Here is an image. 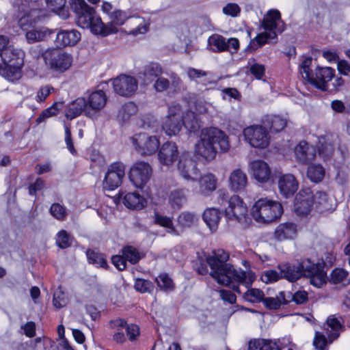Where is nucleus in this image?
<instances>
[{
	"label": "nucleus",
	"mask_w": 350,
	"mask_h": 350,
	"mask_svg": "<svg viewBox=\"0 0 350 350\" xmlns=\"http://www.w3.org/2000/svg\"><path fill=\"white\" fill-rule=\"evenodd\" d=\"M334 69L329 67H317L314 73L307 79L308 82L315 88L323 91L330 90L329 81L334 76Z\"/></svg>",
	"instance_id": "f8f14e48"
},
{
	"label": "nucleus",
	"mask_w": 350,
	"mask_h": 350,
	"mask_svg": "<svg viewBox=\"0 0 350 350\" xmlns=\"http://www.w3.org/2000/svg\"><path fill=\"white\" fill-rule=\"evenodd\" d=\"M150 133L140 132L132 137L136 150L142 156L153 154V141Z\"/></svg>",
	"instance_id": "aec40b11"
},
{
	"label": "nucleus",
	"mask_w": 350,
	"mask_h": 350,
	"mask_svg": "<svg viewBox=\"0 0 350 350\" xmlns=\"http://www.w3.org/2000/svg\"><path fill=\"white\" fill-rule=\"evenodd\" d=\"M223 13L232 17H237L241 12V8L234 3H229L222 9Z\"/></svg>",
	"instance_id": "0e129e2a"
},
{
	"label": "nucleus",
	"mask_w": 350,
	"mask_h": 350,
	"mask_svg": "<svg viewBox=\"0 0 350 350\" xmlns=\"http://www.w3.org/2000/svg\"><path fill=\"white\" fill-rule=\"evenodd\" d=\"M125 175V165L120 161L113 162L109 165L105 174L103 185L104 188L113 191L122 183Z\"/></svg>",
	"instance_id": "9d476101"
},
{
	"label": "nucleus",
	"mask_w": 350,
	"mask_h": 350,
	"mask_svg": "<svg viewBox=\"0 0 350 350\" xmlns=\"http://www.w3.org/2000/svg\"><path fill=\"white\" fill-rule=\"evenodd\" d=\"M344 320L342 317L336 314L330 315L326 321V334H327L329 343L336 340L340 336V332L343 328Z\"/></svg>",
	"instance_id": "5701e85b"
},
{
	"label": "nucleus",
	"mask_w": 350,
	"mask_h": 350,
	"mask_svg": "<svg viewBox=\"0 0 350 350\" xmlns=\"http://www.w3.org/2000/svg\"><path fill=\"white\" fill-rule=\"evenodd\" d=\"M86 255L89 263L105 269L108 267L107 262L103 254L94 250H88L86 252Z\"/></svg>",
	"instance_id": "de8ad7c7"
},
{
	"label": "nucleus",
	"mask_w": 350,
	"mask_h": 350,
	"mask_svg": "<svg viewBox=\"0 0 350 350\" xmlns=\"http://www.w3.org/2000/svg\"><path fill=\"white\" fill-rule=\"evenodd\" d=\"M229 254L223 249L215 250L211 255L206 258V262L211 271L210 275L219 284L231 288L234 291L241 293L239 285L249 287L256 279L254 274L247 273L241 268H235L227 263Z\"/></svg>",
	"instance_id": "f257e3e1"
},
{
	"label": "nucleus",
	"mask_w": 350,
	"mask_h": 350,
	"mask_svg": "<svg viewBox=\"0 0 350 350\" xmlns=\"http://www.w3.org/2000/svg\"><path fill=\"white\" fill-rule=\"evenodd\" d=\"M314 194L310 188L301 189L294 202L295 212L299 215H308L314 204Z\"/></svg>",
	"instance_id": "4468645a"
},
{
	"label": "nucleus",
	"mask_w": 350,
	"mask_h": 350,
	"mask_svg": "<svg viewBox=\"0 0 350 350\" xmlns=\"http://www.w3.org/2000/svg\"><path fill=\"white\" fill-rule=\"evenodd\" d=\"M51 214L57 220L64 221L67 217V211L65 206L59 203H54L50 208Z\"/></svg>",
	"instance_id": "603ef678"
},
{
	"label": "nucleus",
	"mask_w": 350,
	"mask_h": 350,
	"mask_svg": "<svg viewBox=\"0 0 350 350\" xmlns=\"http://www.w3.org/2000/svg\"><path fill=\"white\" fill-rule=\"evenodd\" d=\"M208 45L211 51L221 53L226 51V38L219 34H213L208 39Z\"/></svg>",
	"instance_id": "e433bc0d"
},
{
	"label": "nucleus",
	"mask_w": 350,
	"mask_h": 350,
	"mask_svg": "<svg viewBox=\"0 0 350 350\" xmlns=\"http://www.w3.org/2000/svg\"><path fill=\"white\" fill-rule=\"evenodd\" d=\"M251 286L252 285L247 287L248 289L243 295L244 299L251 303L262 302L265 297L263 291L258 288H250ZM245 287L246 288V286Z\"/></svg>",
	"instance_id": "c03bdc74"
},
{
	"label": "nucleus",
	"mask_w": 350,
	"mask_h": 350,
	"mask_svg": "<svg viewBox=\"0 0 350 350\" xmlns=\"http://www.w3.org/2000/svg\"><path fill=\"white\" fill-rule=\"evenodd\" d=\"M243 135L249 144L257 148H267L270 142V137L265 126L262 125H252L243 130Z\"/></svg>",
	"instance_id": "1a4fd4ad"
},
{
	"label": "nucleus",
	"mask_w": 350,
	"mask_h": 350,
	"mask_svg": "<svg viewBox=\"0 0 350 350\" xmlns=\"http://www.w3.org/2000/svg\"><path fill=\"white\" fill-rule=\"evenodd\" d=\"M114 92L120 96L129 97L137 90L135 78L126 75H120L112 81Z\"/></svg>",
	"instance_id": "ddd939ff"
},
{
	"label": "nucleus",
	"mask_w": 350,
	"mask_h": 350,
	"mask_svg": "<svg viewBox=\"0 0 350 350\" xmlns=\"http://www.w3.org/2000/svg\"><path fill=\"white\" fill-rule=\"evenodd\" d=\"M71 10L76 14L77 24L83 29H90L95 35L103 37L118 31L114 25H122L127 19L126 13L120 10H113L109 16L111 22L104 23L95 10L88 5L85 0H70Z\"/></svg>",
	"instance_id": "f03ea898"
},
{
	"label": "nucleus",
	"mask_w": 350,
	"mask_h": 350,
	"mask_svg": "<svg viewBox=\"0 0 350 350\" xmlns=\"http://www.w3.org/2000/svg\"><path fill=\"white\" fill-rule=\"evenodd\" d=\"M40 21H39L40 23ZM36 23L32 26L27 27L26 29L27 33L25 34L26 39L29 43H33L43 40L49 33L48 29L45 27L34 28ZM23 30L25 29L22 28Z\"/></svg>",
	"instance_id": "72a5a7b5"
},
{
	"label": "nucleus",
	"mask_w": 350,
	"mask_h": 350,
	"mask_svg": "<svg viewBox=\"0 0 350 350\" xmlns=\"http://www.w3.org/2000/svg\"><path fill=\"white\" fill-rule=\"evenodd\" d=\"M154 225H159L165 228V232L176 233L172 218L154 213Z\"/></svg>",
	"instance_id": "37998d69"
},
{
	"label": "nucleus",
	"mask_w": 350,
	"mask_h": 350,
	"mask_svg": "<svg viewBox=\"0 0 350 350\" xmlns=\"http://www.w3.org/2000/svg\"><path fill=\"white\" fill-rule=\"evenodd\" d=\"M183 126L190 132H196L198 130L200 126L193 113H188L186 116L183 117Z\"/></svg>",
	"instance_id": "864d4df0"
},
{
	"label": "nucleus",
	"mask_w": 350,
	"mask_h": 350,
	"mask_svg": "<svg viewBox=\"0 0 350 350\" xmlns=\"http://www.w3.org/2000/svg\"><path fill=\"white\" fill-rule=\"evenodd\" d=\"M1 59L5 66L13 65L18 68L23 66V53L21 50L14 49L12 46H8L1 53H0Z\"/></svg>",
	"instance_id": "412c9836"
},
{
	"label": "nucleus",
	"mask_w": 350,
	"mask_h": 350,
	"mask_svg": "<svg viewBox=\"0 0 350 350\" xmlns=\"http://www.w3.org/2000/svg\"><path fill=\"white\" fill-rule=\"evenodd\" d=\"M187 202L186 195L183 189H174L169 196V202L174 208L179 209Z\"/></svg>",
	"instance_id": "79ce46f5"
},
{
	"label": "nucleus",
	"mask_w": 350,
	"mask_h": 350,
	"mask_svg": "<svg viewBox=\"0 0 350 350\" xmlns=\"http://www.w3.org/2000/svg\"><path fill=\"white\" fill-rule=\"evenodd\" d=\"M250 73L257 79H261L265 73V67L262 64L254 63L250 67Z\"/></svg>",
	"instance_id": "338daca9"
},
{
	"label": "nucleus",
	"mask_w": 350,
	"mask_h": 350,
	"mask_svg": "<svg viewBox=\"0 0 350 350\" xmlns=\"http://www.w3.org/2000/svg\"><path fill=\"white\" fill-rule=\"evenodd\" d=\"M277 36L275 31L268 32L266 31L258 33L254 39L251 40L250 46L252 49L256 50L258 47L262 46L270 40L277 39Z\"/></svg>",
	"instance_id": "4c0bfd02"
},
{
	"label": "nucleus",
	"mask_w": 350,
	"mask_h": 350,
	"mask_svg": "<svg viewBox=\"0 0 350 350\" xmlns=\"http://www.w3.org/2000/svg\"><path fill=\"white\" fill-rule=\"evenodd\" d=\"M229 187L232 191H243L247 185V177L246 174L241 169L234 170L230 174Z\"/></svg>",
	"instance_id": "c85d7f7f"
},
{
	"label": "nucleus",
	"mask_w": 350,
	"mask_h": 350,
	"mask_svg": "<svg viewBox=\"0 0 350 350\" xmlns=\"http://www.w3.org/2000/svg\"><path fill=\"white\" fill-rule=\"evenodd\" d=\"M58 110L59 109L57 107V103H54L50 107L42 111V112L36 119L37 123L40 124L45 119L49 118L53 116H55L57 113Z\"/></svg>",
	"instance_id": "052dcab7"
},
{
	"label": "nucleus",
	"mask_w": 350,
	"mask_h": 350,
	"mask_svg": "<svg viewBox=\"0 0 350 350\" xmlns=\"http://www.w3.org/2000/svg\"><path fill=\"white\" fill-rule=\"evenodd\" d=\"M312 62V59L310 57H306L304 59L301 64L299 66L300 72L302 77L307 80L310 78V76L312 74V71L310 69V66Z\"/></svg>",
	"instance_id": "bf43d9fd"
},
{
	"label": "nucleus",
	"mask_w": 350,
	"mask_h": 350,
	"mask_svg": "<svg viewBox=\"0 0 350 350\" xmlns=\"http://www.w3.org/2000/svg\"><path fill=\"white\" fill-rule=\"evenodd\" d=\"M254 177L260 183H267L271 176V170L268 164L262 160L250 163Z\"/></svg>",
	"instance_id": "cd10ccee"
},
{
	"label": "nucleus",
	"mask_w": 350,
	"mask_h": 350,
	"mask_svg": "<svg viewBox=\"0 0 350 350\" xmlns=\"http://www.w3.org/2000/svg\"><path fill=\"white\" fill-rule=\"evenodd\" d=\"M200 192L204 195H208L216 189L217 180L213 174H206L202 176L199 180Z\"/></svg>",
	"instance_id": "c9c22d12"
},
{
	"label": "nucleus",
	"mask_w": 350,
	"mask_h": 350,
	"mask_svg": "<svg viewBox=\"0 0 350 350\" xmlns=\"http://www.w3.org/2000/svg\"><path fill=\"white\" fill-rule=\"evenodd\" d=\"M178 170L180 175L186 180H194L199 174L196 162L191 158L190 155L183 154L178 161Z\"/></svg>",
	"instance_id": "6ab92c4d"
},
{
	"label": "nucleus",
	"mask_w": 350,
	"mask_h": 350,
	"mask_svg": "<svg viewBox=\"0 0 350 350\" xmlns=\"http://www.w3.org/2000/svg\"><path fill=\"white\" fill-rule=\"evenodd\" d=\"M138 77L143 85H148L153 81V63L146 65L138 74Z\"/></svg>",
	"instance_id": "8fccbe9b"
},
{
	"label": "nucleus",
	"mask_w": 350,
	"mask_h": 350,
	"mask_svg": "<svg viewBox=\"0 0 350 350\" xmlns=\"http://www.w3.org/2000/svg\"><path fill=\"white\" fill-rule=\"evenodd\" d=\"M288 302L289 300L286 299L285 293L282 291L276 297H264L262 301L265 307L270 310H278L282 305H286Z\"/></svg>",
	"instance_id": "a19ab883"
},
{
	"label": "nucleus",
	"mask_w": 350,
	"mask_h": 350,
	"mask_svg": "<svg viewBox=\"0 0 350 350\" xmlns=\"http://www.w3.org/2000/svg\"><path fill=\"white\" fill-rule=\"evenodd\" d=\"M315 267L317 271L313 275L305 277L310 278L312 284L320 287L325 282V274L316 264Z\"/></svg>",
	"instance_id": "4d7b16f0"
},
{
	"label": "nucleus",
	"mask_w": 350,
	"mask_h": 350,
	"mask_svg": "<svg viewBox=\"0 0 350 350\" xmlns=\"http://www.w3.org/2000/svg\"><path fill=\"white\" fill-rule=\"evenodd\" d=\"M53 91H54V88L52 86L45 85L41 87L37 92L36 101L38 103L44 102Z\"/></svg>",
	"instance_id": "774afa93"
},
{
	"label": "nucleus",
	"mask_w": 350,
	"mask_h": 350,
	"mask_svg": "<svg viewBox=\"0 0 350 350\" xmlns=\"http://www.w3.org/2000/svg\"><path fill=\"white\" fill-rule=\"evenodd\" d=\"M178 154V152L176 144L167 142L161 146L158 157L162 165H170L177 159Z\"/></svg>",
	"instance_id": "393cba45"
},
{
	"label": "nucleus",
	"mask_w": 350,
	"mask_h": 350,
	"mask_svg": "<svg viewBox=\"0 0 350 350\" xmlns=\"http://www.w3.org/2000/svg\"><path fill=\"white\" fill-rule=\"evenodd\" d=\"M297 225L292 222L280 224L275 228L274 237L276 240L282 241L286 239H293L297 234Z\"/></svg>",
	"instance_id": "c756f323"
},
{
	"label": "nucleus",
	"mask_w": 350,
	"mask_h": 350,
	"mask_svg": "<svg viewBox=\"0 0 350 350\" xmlns=\"http://www.w3.org/2000/svg\"><path fill=\"white\" fill-rule=\"evenodd\" d=\"M295 153L299 162L306 164L312 161L316 156V150L306 141H301L295 147Z\"/></svg>",
	"instance_id": "bb28decb"
},
{
	"label": "nucleus",
	"mask_w": 350,
	"mask_h": 350,
	"mask_svg": "<svg viewBox=\"0 0 350 350\" xmlns=\"http://www.w3.org/2000/svg\"><path fill=\"white\" fill-rule=\"evenodd\" d=\"M261 279L265 283H273L282 279L281 271L270 269L262 273Z\"/></svg>",
	"instance_id": "5fc2aeb1"
},
{
	"label": "nucleus",
	"mask_w": 350,
	"mask_h": 350,
	"mask_svg": "<svg viewBox=\"0 0 350 350\" xmlns=\"http://www.w3.org/2000/svg\"><path fill=\"white\" fill-rule=\"evenodd\" d=\"M215 144L218 145L221 152H227L230 148L228 135L217 128L211 127L204 129L200 141L196 144L195 153L206 161H212L217 154Z\"/></svg>",
	"instance_id": "7ed1b4c3"
},
{
	"label": "nucleus",
	"mask_w": 350,
	"mask_h": 350,
	"mask_svg": "<svg viewBox=\"0 0 350 350\" xmlns=\"http://www.w3.org/2000/svg\"><path fill=\"white\" fill-rule=\"evenodd\" d=\"M18 12L23 13L18 16V25L23 29L32 26L39 21H42L47 16V10L44 8V0L21 1Z\"/></svg>",
	"instance_id": "20e7f679"
},
{
	"label": "nucleus",
	"mask_w": 350,
	"mask_h": 350,
	"mask_svg": "<svg viewBox=\"0 0 350 350\" xmlns=\"http://www.w3.org/2000/svg\"><path fill=\"white\" fill-rule=\"evenodd\" d=\"M291 344L289 338H283L277 340L263 338L251 340L248 343L249 350H281L282 348Z\"/></svg>",
	"instance_id": "2eb2a0df"
},
{
	"label": "nucleus",
	"mask_w": 350,
	"mask_h": 350,
	"mask_svg": "<svg viewBox=\"0 0 350 350\" xmlns=\"http://www.w3.org/2000/svg\"><path fill=\"white\" fill-rule=\"evenodd\" d=\"M277 268L281 271L282 279L290 282H295L304 276L312 275L317 271L315 264L309 259L295 262H280Z\"/></svg>",
	"instance_id": "423d86ee"
},
{
	"label": "nucleus",
	"mask_w": 350,
	"mask_h": 350,
	"mask_svg": "<svg viewBox=\"0 0 350 350\" xmlns=\"http://www.w3.org/2000/svg\"><path fill=\"white\" fill-rule=\"evenodd\" d=\"M221 213L216 208H208L203 214V219L208 226L211 232H215L217 229Z\"/></svg>",
	"instance_id": "473e14b6"
},
{
	"label": "nucleus",
	"mask_w": 350,
	"mask_h": 350,
	"mask_svg": "<svg viewBox=\"0 0 350 350\" xmlns=\"http://www.w3.org/2000/svg\"><path fill=\"white\" fill-rule=\"evenodd\" d=\"M154 282H157L159 290L165 293L172 292L175 289V284L167 273H161L157 278H154Z\"/></svg>",
	"instance_id": "ea45409f"
},
{
	"label": "nucleus",
	"mask_w": 350,
	"mask_h": 350,
	"mask_svg": "<svg viewBox=\"0 0 350 350\" xmlns=\"http://www.w3.org/2000/svg\"><path fill=\"white\" fill-rule=\"evenodd\" d=\"M152 174V167L148 163L138 161L130 169L129 178L137 187L143 189L148 182Z\"/></svg>",
	"instance_id": "9b49d317"
},
{
	"label": "nucleus",
	"mask_w": 350,
	"mask_h": 350,
	"mask_svg": "<svg viewBox=\"0 0 350 350\" xmlns=\"http://www.w3.org/2000/svg\"><path fill=\"white\" fill-rule=\"evenodd\" d=\"M225 216L229 220H234L242 224L248 223L247 207L237 195L232 196L228 206L225 208Z\"/></svg>",
	"instance_id": "6e6552de"
},
{
	"label": "nucleus",
	"mask_w": 350,
	"mask_h": 350,
	"mask_svg": "<svg viewBox=\"0 0 350 350\" xmlns=\"http://www.w3.org/2000/svg\"><path fill=\"white\" fill-rule=\"evenodd\" d=\"M152 283L149 280L137 278L135 282V288L137 291L146 293L150 291Z\"/></svg>",
	"instance_id": "69168bd1"
},
{
	"label": "nucleus",
	"mask_w": 350,
	"mask_h": 350,
	"mask_svg": "<svg viewBox=\"0 0 350 350\" xmlns=\"http://www.w3.org/2000/svg\"><path fill=\"white\" fill-rule=\"evenodd\" d=\"M198 221V215L189 211L182 212L177 219L178 226L182 228H189L194 226Z\"/></svg>",
	"instance_id": "58836bf2"
},
{
	"label": "nucleus",
	"mask_w": 350,
	"mask_h": 350,
	"mask_svg": "<svg viewBox=\"0 0 350 350\" xmlns=\"http://www.w3.org/2000/svg\"><path fill=\"white\" fill-rule=\"evenodd\" d=\"M278 185L280 193L285 198L292 197L298 189L299 183L291 174H281L278 177Z\"/></svg>",
	"instance_id": "a211bd4d"
},
{
	"label": "nucleus",
	"mask_w": 350,
	"mask_h": 350,
	"mask_svg": "<svg viewBox=\"0 0 350 350\" xmlns=\"http://www.w3.org/2000/svg\"><path fill=\"white\" fill-rule=\"evenodd\" d=\"M137 111V106L133 102L125 103L119 111L118 116L122 122H126Z\"/></svg>",
	"instance_id": "09e8293b"
},
{
	"label": "nucleus",
	"mask_w": 350,
	"mask_h": 350,
	"mask_svg": "<svg viewBox=\"0 0 350 350\" xmlns=\"http://www.w3.org/2000/svg\"><path fill=\"white\" fill-rule=\"evenodd\" d=\"M348 275V272L344 269L336 268L330 275V281L334 284L342 282Z\"/></svg>",
	"instance_id": "13d9d810"
},
{
	"label": "nucleus",
	"mask_w": 350,
	"mask_h": 350,
	"mask_svg": "<svg viewBox=\"0 0 350 350\" xmlns=\"http://www.w3.org/2000/svg\"><path fill=\"white\" fill-rule=\"evenodd\" d=\"M282 213V204L267 198L258 199L251 208V215L258 223H271L280 217Z\"/></svg>",
	"instance_id": "39448f33"
},
{
	"label": "nucleus",
	"mask_w": 350,
	"mask_h": 350,
	"mask_svg": "<svg viewBox=\"0 0 350 350\" xmlns=\"http://www.w3.org/2000/svg\"><path fill=\"white\" fill-rule=\"evenodd\" d=\"M122 202L125 206L130 209L140 210L146 205V199L136 192L125 194Z\"/></svg>",
	"instance_id": "2f4dec72"
},
{
	"label": "nucleus",
	"mask_w": 350,
	"mask_h": 350,
	"mask_svg": "<svg viewBox=\"0 0 350 350\" xmlns=\"http://www.w3.org/2000/svg\"><path fill=\"white\" fill-rule=\"evenodd\" d=\"M183 126V117L180 112H172L170 109V113L165 121L163 129L168 135H174L180 131Z\"/></svg>",
	"instance_id": "4be33fe9"
},
{
	"label": "nucleus",
	"mask_w": 350,
	"mask_h": 350,
	"mask_svg": "<svg viewBox=\"0 0 350 350\" xmlns=\"http://www.w3.org/2000/svg\"><path fill=\"white\" fill-rule=\"evenodd\" d=\"M88 107L85 98L80 97L72 101L66 108L65 116L67 119L72 120L83 113L88 117Z\"/></svg>",
	"instance_id": "a878e982"
},
{
	"label": "nucleus",
	"mask_w": 350,
	"mask_h": 350,
	"mask_svg": "<svg viewBox=\"0 0 350 350\" xmlns=\"http://www.w3.org/2000/svg\"><path fill=\"white\" fill-rule=\"evenodd\" d=\"M262 122L265 127L268 128L271 133H279L282 131L287 124L286 119L276 115L266 116Z\"/></svg>",
	"instance_id": "7c9ffc66"
},
{
	"label": "nucleus",
	"mask_w": 350,
	"mask_h": 350,
	"mask_svg": "<svg viewBox=\"0 0 350 350\" xmlns=\"http://www.w3.org/2000/svg\"><path fill=\"white\" fill-rule=\"evenodd\" d=\"M81 39V33L76 29L61 30L57 35L55 44L58 48L75 45Z\"/></svg>",
	"instance_id": "b1692460"
},
{
	"label": "nucleus",
	"mask_w": 350,
	"mask_h": 350,
	"mask_svg": "<svg viewBox=\"0 0 350 350\" xmlns=\"http://www.w3.org/2000/svg\"><path fill=\"white\" fill-rule=\"evenodd\" d=\"M329 338L321 332H317L313 341V345L317 350H328Z\"/></svg>",
	"instance_id": "6e6d98bb"
},
{
	"label": "nucleus",
	"mask_w": 350,
	"mask_h": 350,
	"mask_svg": "<svg viewBox=\"0 0 350 350\" xmlns=\"http://www.w3.org/2000/svg\"><path fill=\"white\" fill-rule=\"evenodd\" d=\"M308 177L313 182H321L325 176V169L321 165L312 164L308 168Z\"/></svg>",
	"instance_id": "49530a36"
},
{
	"label": "nucleus",
	"mask_w": 350,
	"mask_h": 350,
	"mask_svg": "<svg viewBox=\"0 0 350 350\" xmlns=\"http://www.w3.org/2000/svg\"><path fill=\"white\" fill-rule=\"evenodd\" d=\"M262 26L267 31H275L276 33H281L286 29L285 23L282 20L281 14L278 10L268 11L262 20Z\"/></svg>",
	"instance_id": "dca6fc26"
},
{
	"label": "nucleus",
	"mask_w": 350,
	"mask_h": 350,
	"mask_svg": "<svg viewBox=\"0 0 350 350\" xmlns=\"http://www.w3.org/2000/svg\"><path fill=\"white\" fill-rule=\"evenodd\" d=\"M122 253L126 261L131 264H136L140 260V256L138 250L133 246H125L122 250Z\"/></svg>",
	"instance_id": "3c124183"
},
{
	"label": "nucleus",
	"mask_w": 350,
	"mask_h": 350,
	"mask_svg": "<svg viewBox=\"0 0 350 350\" xmlns=\"http://www.w3.org/2000/svg\"><path fill=\"white\" fill-rule=\"evenodd\" d=\"M49 8L62 19L69 17V10L66 6V0H44Z\"/></svg>",
	"instance_id": "f704fd0d"
},
{
	"label": "nucleus",
	"mask_w": 350,
	"mask_h": 350,
	"mask_svg": "<svg viewBox=\"0 0 350 350\" xmlns=\"http://www.w3.org/2000/svg\"><path fill=\"white\" fill-rule=\"evenodd\" d=\"M53 304L57 309L62 308L67 304V299L63 291H59L54 293Z\"/></svg>",
	"instance_id": "680f3d73"
},
{
	"label": "nucleus",
	"mask_w": 350,
	"mask_h": 350,
	"mask_svg": "<svg viewBox=\"0 0 350 350\" xmlns=\"http://www.w3.org/2000/svg\"><path fill=\"white\" fill-rule=\"evenodd\" d=\"M74 237L65 230H61L56 236V245L61 249L71 247Z\"/></svg>",
	"instance_id": "a18cd8bd"
},
{
	"label": "nucleus",
	"mask_w": 350,
	"mask_h": 350,
	"mask_svg": "<svg viewBox=\"0 0 350 350\" xmlns=\"http://www.w3.org/2000/svg\"><path fill=\"white\" fill-rule=\"evenodd\" d=\"M46 65L54 71L64 72L72 65V57L57 49L47 50L43 55Z\"/></svg>",
	"instance_id": "0eeeda50"
},
{
	"label": "nucleus",
	"mask_w": 350,
	"mask_h": 350,
	"mask_svg": "<svg viewBox=\"0 0 350 350\" xmlns=\"http://www.w3.org/2000/svg\"><path fill=\"white\" fill-rule=\"evenodd\" d=\"M288 297H291V301H294L295 304L300 305L306 303L308 299V294L305 291H298L293 295L289 293Z\"/></svg>",
	"instance_id": "e2e57ef3"
},
{
	"label": "nucleus",
	"mask_w": 350,
	"mask_h": 350,
	"mask_svg": "<svg viewBox=\"0 0 350 350\" xmlns=\"http://www.w3.org/2000/svg\"><path fill=\"white\" fill-rule=\"evenodd\" d=\"M86 100L88 107V117L94 119L97 117L98 112L105 106L107 96L103 90H96L92 92Z\"/></svg>",
	"instance_id": "f3484780"
}]
</instances>
